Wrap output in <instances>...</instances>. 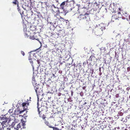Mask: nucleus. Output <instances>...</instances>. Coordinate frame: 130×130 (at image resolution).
I'll use <instances>...</instances> for the list:
<instances>
[{"label":"nucleus","instance_id":"obj_1","mask_svg":"<svg viewBox=\"0 0 130 130\" xmlns=\"http://www.w3.org/2000/svg\"><path fill=\"white\" fill-rule=\"evenodd\" d=\"M3 117L0 118V129L2 130L3 129L4 130L6 129V128L8 127H9V124L8 123L10 122L11 120H9L8 122H7V120L8 118L6 117L5 115Z\"/></svg>","mask_w":130,"mask_h":130},{"label":"nucleus","instance_id":"obj_2","mask_svg":"<svg viewBox=\"0 0 130 130\" xmlns=\"http://www.w3.org/2000/svg\"><path fill=\"white\" fill-rule=\"evenodd\" d=\"M67 1H64L61 3L60 5V8L63 10L64 13H66L70 11V9H68L67 8L65 9L64 7L67 5Z\"/></svg>","mask_w":130,"mask_h":130},{"label":"nucleus","instance_id":"obj_3","mask_svg":"<svg viewBox=\"0 0 130 130\" xmlns=\"http://www.w3.org/2000/svg\"><path fill=\"white\" fill-rule=\"evenodd\" d=\"M31 32H29L28 30H26L25 33V36L27 37H29V38L32 40L35 39L38 40H39L38 38L36 36L34 35L31 36Z\"/></svg>","mask_w":130,"mask_h":130},{"label":"nucleus","instance_id":"obj_4","mask_svg":"<svg viewBox=\"0 0 130 130\" xmlns=\"http://www.w3.org/2000/svg\"><path fill=\"white\" fill-rule=\"evenodd\" d=\"M80 20H86V21H88L90 19L89 15L87 13H85L84 14H80L78 17Z\"/></svg>","mask_w":130,"mask_h":130},{"label":"nucleus","instance_id":"obj_5","mask_svg":"<svg viewBox=\"0 0 130 130\" xmlns=\"http://www.w3.org/2000/svg\"><path fill=\"white\" fill-rule=\"evenodd\" d=\"M25 125V123L23 121L18 124L17 125L16 127H14V129L16 130H19V129H21L23 128L24 129V127H24Z\"/></svg>","mask_w":130,"mask_h":130},{"label":"nucleus","instance_id":"obj_6","mask_svg":"<svg viewBox=\"0 0 130 130\" xmlns=\"http://www.w3.org/2000/svg\"><path fill=\"white\" fill-rule=\"evenodd\" d=\"M52 12L54 14L55 17H56L59 14L60 12L58 8L54 6L53 7H52Z\"/></svg>","mask_w":130,"mask_h":130},{"label":"nucleus","instance_id":"obj_7","mask_svg":"<svg viewBox=\"0 0 130 130\" xmlns=\"http://www.w3.org/2000/svg\"><path fill=\"white\" fill-rule=\"evenodd\" d=\"M120 14H115L112 15L111 18V20L114 22L116 20H119L120 18Z\"/></svg>","mask_w":130,"mask_h":130},{"label":"nucleus","instance_id":"obj_8","mask_svg":"<svg viewBox=\"0 0 130 130\" xmlns=\"http://www.w3.org/2000/svg\"><path fill=\"white\" fill-rule=\"evenodd\" d=\"M35 89L37 94V95L38 98L40 95H43L42 90H41L40 88L38 87L37 88Z\"/></svg>","mask_w":130,"mask_h":130},{"label":"nucleus","instance_id":"obj_9","mask_svg":"<svg viewBox=\"0 0 130 130\" xmlns=\"http://www.w3.org/2000/svg\"><path fill=\"white\" fill-rule=\"evenodd\" d=\"M114 12L115 14H120V11H121V9L120 8H119L118 7H116L115 9V8L113 9Z\"/></svg>","mask_w":130,"mask_h":130},{"label":"nucleus","instance_id":"obj_10","mask_svg":"<svg viewBox=\"0 0 130 130\" xmlns=\"http://www.w3.org/2000/svg\"><path fill=\"white\" fill-rule=\"evenodd\" d=\"M100 50L101 54H104L105 53L106 50L105 47H101L100 48Z\"/></svg>","mask_w":130,"mask_h":130},{"label":"nucleus","instance_id":"obj_11","mask_svg":"<svg viewBox=\"0 0 130 130\" xmlns=\"http://www.w3.org/2000/svg\"><path fill=\"white\" fill-rule=\"evenodd\" d=\"M32 83L34 87V89L37 88L38 87V84L37 83L36 81H32Z\"/></svg>","mask_w":130,"mask_h":130},{"label":"nucleus","instance_id":"obj_12","mask_svg":"<svg viewBox=\"0 0 130 130\" xmlns=\"http://www.w3.org/2000/svg\"><path fill=\"white\" fill-rule=\"evenodd\" d=\"M79 10V9H78ZM87 9L86 8H83L81 9H80V11H80V12H81L82 13H83V14H85L86 13V12L87 11Z\"/></svg>","mask_w":130,"mask_h":130},{"label":"nucleus","instance_id":"obj_13","mask_svg":"<svg viewBox=\"0 0 130 130\" xmlns=\"http://www.w3.org/2000/svg\"><path fill=\"white\" fill-rule=\"evenodd\" d=\"M25 110H23L21 111H19V110L18 111V110H17V112H18L17 113H16L17 111L16 110H15L14 111V114H12V115L13 114V115H16V114L18 115V114H21L23 112H24L25 111Z\"/></svg>","mask_w":130,"mask_h":130},{"label":"nucleus","instance_id":"obj_14","mask_svg":"<svg viewBox=\"0 0 130 130\" xmlns=\"http://www.w3.org/2000/svg\"><path fill=\"white\" fill-rule=\"evenodd\" d=\"M122 12L123 13V16L124 17H125V19L126 18L127 19V17H129L127 13H126V12H124V13H123L122 11Z\"/></svg>","mask_w":130,"mask_h":130},{"label":"nucleus","instance_id":"obj_15","mask_svg":"<svg viewBox=\"0 0 130 130\" xmlns=\"http://www.w3.org/2000/svg\"><path fill=\"white\" fill-rule=\"evenodd\" d=\"M30 30L33 31V30H35L36 29L35 28V27L34 26H31L30 28Z\"/></svg>","mask_w":130,"mask_h":130},{"label":"nucleus","instance_id":"obj_16","mask_svg":"<svg viewBox=\"0 0 130 130\" xmlns=\"http://www.w3.org/2000/svg\"><path fill=\"white\" fill-rule=\"evenodd\" d=\"M45 124H46L48 126H49L51 128L52 127V126H51L50 124L49 123V122H48L46 121L45 122Z\"/></svg>","mask_w":130,"mask_h":130},{"label":"nucleus","instance_id":"obj_17","mask_svg":"<svg viewBox=\"0 0 130 130\" xmlns=\"http://www.w3.org/2000/svg\"><path fill=\"white\" fill-rule=\"evenodd\" d=\"M14 1L13 2H12V3L13 4H14L15 5H17V4H18V2L17 0H14Z\"/></svg>","mask_w":130,"mask_h":130},{"label":"nucleus","instance_id":"obj_18","mask_svg":"<svg viewBox=\"0 0 130 130\" xmlns=\"http://www.w3.org/2000/svg\"><path fill=\"white\" fill-rule=\"evenodd\" d=\"M16 124V123L15 122H12V123L11 124V126L13 127H14V126L15 125V124Z\"/></svg>","mask_w":130,"mask_h":130},{"label":"nucleus","instance_id":"obj_19","mask_svg":"<svg viewBox=\"0 0 130 130\" xmlns=\"http://www.w3.org/2000/svg\"><path fill=\"white\" fill-rule=\"evenodd\" d=\"M29 60L30 63H31L32 64L33 63V61L32 60V59L30 57H29Z\"/></svg>","mask_w":130,"mask_h":130},{"label":"nucleus","instance_id":"obj_20","mask_svg":"<svg viewBox=\"0 0 130 130\" xmlns=\"http://www.w3.org/2000/svg\"><path fill=\"white\" fill-rule=\"evenodd\" d=\"M27 103L26 102H24L22 103V105L23 107H24L26 105Z\"/></svg>","mask_w":130,"mask_h":130},{"label":"nucleus","instance_id":"obj_21","mask_svg":"<svg viewBox=\"0 0 130 130\" xmlns=\"http://www.w3.org/2000/svg\"><path fill=\"white\" fill-rule=\"evenodd\" d=\"M22 117H24L26 118L27 117V112H26V113L24 114L22 116Z\"/></svg>","mask_w":130,"mask_h":130},{"label":"nucleus","instance_id":"obj_22","mask_svg":"<svg viewBox=\"0 0 130 130\" xmlns=\"http://www.w3.org/2000/svg\"><path fill=\"white\" fill-rule=\"evenodd\" d=\"M52 128H53V130H59V129L57 128V127H53Z\"/></svg>","mask_w":130,"mask_h":130},{"label":"nucleus","instance_id":"obj_23","mask_svg":"<svg viewBox=\"0 0 130 130\" xmlns=\"http://www.w3.org/2000/svg\"><path fill=\"white\" fill-rule=\"evenodd\" d=\"M13 111V110L12 109V108L11 109H10L9 110V112L10 113H12V112Z\"/></svg>","mask_w":130,"mask_h":130},{"label":"nucleus","instance_id":"obj_24","mask_svg":"<svg viewBox=\"0 0 130 130\" xmlns=\"http://www.w3.org/2000/svg\"><path fill=\"white\" fill-rule=\"evenodd\" d=\"M21 54H22L23 56L25 55V54L23 51H22L21 52Z\"/></svg>","mask_w":130,"mask_h":130},{"label":"nucleus","instance_id":"obj_25","mask_svg":"<svg viewBox=\"0 0 130 130\" xmlns=\"http://www.w3.org/2000/svg\"><path fill=\"white\" fill-rule=\"evenodd\" d=\"M104 25V24H100L98 26H99V28H100V26L101 28L102 27V25Z\"/></svg>","mask_w":130,"mask_h":130},{"label":"nucleus","instance_id":"obj_26","mask_svg":"<svg viewBox=\"0 0 130 130\" xmlns=\"http://www.w3.org/2000/svg\"><path fill=\"white\" fill-rule=\"evenodd\" d=\"M8 127L6 128V129H8V130H11V128H10L8 127Z\"/></svg>","mask_w":130,"mask_h":130},{"label":"nucleus","instance_id":"obj_27","mask_svg":"<svg viewBox=\"0 0 130 130\" xmlns=\"http://www.w3.org/2000/svg\"><path fill=\"white\" fill-rule=\"evenodd\" d=\"M32 81H35V77H32Z\"/></svg>","mask_w":130,"mask_h":130},{"label":"nucleus","instance_id":"obj_28","mask_svg":"<svg viewBox=\"0 0 130 130\" xmlns=\"http://www.w3.org/2000/svg\"><path fill=\"white\" fill-rule=\"evenodd\" d=\"M61 94V93H59L58 94V96H60Z\"/></svg>","mask_w":130,"mask_h":130},{"label":"nucleus","instance_id":"obj_29","mask_svg":"<svg viewBox=\"0 0 130 130\" xmlns=\"http://www.w3.org/2000/svg\"><path fill=\"white\" fill-rule=\"evenodd\" d=\"M37 61L38 62V63L39 64V63H40V62L39 61V60H37Z\"/></svg>","mask_w":130,"mask_h":130},{"label":"nucleus","instance_id":"obj_30","mask_svg":"<svg viewBox=\"0 0 130 130\" xmlns=\"http://www.w3.org/2000/svg\"><path fill=\"white\" fill-rule=\"evenodd\" d=\"M130 69L129 67H128L127 68V70L128 71Z\"/></svg>","mask_w":130,"mask_h":130},{"label":"nucleus","instance_id":"obj_31","mask_svg":"<svg viewBox=\"0 0 130 130\" xmlns=\"http://www.w3.org/2000/svg\"><path fill=\"white\" fill-rule=\"evenodd\" d=\"M102 74V73L101 72L100 73H99V75L100 76Z\"/></svg>","mask_w":130,"mask_h":130},{"label":"nucleus","instance_id":"obj_32","mask_svg":"<svg viewBox=\"0 0 130 130\" xmlns=\"http://www.w3.org/2000/svg\"><path fill=\"white\" fill-rule=\"evenodd\" d=\"M18 11L19 12H20V13L21 14V10L20 9H19L18 10Z\"/></svg>","mask_w":130,"mask_h":130},{"label":"nucleus","instance_id":"obj_33","mask_svg":"<svg viewBox=\"0 0 130 130\" xmlns=\"http://www.w3.org/2000/svg\"><path fill=\"white\" fill-rule=\"evenodd\" d=\"M91 56H90V58H89V59L91 58Z\"/></svg>","mask_w":130,"mask_h":130},{"label":"nucleus","instance_id":"obj_34","mask_svg":"<svg viewBox=\"0 0 130 130\" xmlns=\"http://www.w3.org/2000/svg\"><path fill=\"white\" fill-rule=\"evenodd\" d=\"M45 117H44L43 118V119H44L45 118Z\"/></svg>","mask_w":130,"mask_h":130},{"label":"nucleus","instance_id":"obj_35","mask_svg":"<svg viewBox=\"0 0 130 130\" xmlns=\"http://www.w3.org/2000/svg\"><path fill=\"white\" fill-rule=\"evenodd\" d=\"M38 110L39 111V108L38 109Z\"/></svg>","mask_w":130,"mask_h":130},{"label":"nucleus","instance_id":"obj_36","mask_svg":"<svg viewBox=\"0 0 130 130\" xmlns=\"http://www.w3.org/2000/svg\"><path fill=\"white\" fill-rule=\"evenodd\" d=\"M53 75H54V74H53Z\"/></svg>","mask_w":130,"mask_h":130},{"label":"nucleus","instance_id":"obj_37","mask_svg":"<svg viewBox=\"0 0 130 130\" xmlns=\"http://www.w3.org/2000/svg\"><path fill=\"white\" fill-rule=\"evenodd\" d=\"M40 112H39V113H40Z\"/></svg>","mask_w":130,"mask_h":130},{"label":"nucleus","instance_id":"obj_38","mask_svg":"<svg viewBox=\"0 0 130 130\" xmlns=\"http://www.w3.org/2000/svg\"><path fill=\"white\" fill-rule=\"evenodd\" d=\"M59 130H62L60 129H59Z\"/></svg>","mask_w":130,"mask_h":130},{"label":"nucleus","instance_id":"obj_39","mask_svg":"<svg viewBox=\"0 0 130 130\" xmlns=\"http://www.w3.org/2000/svg\"><path fill=\"white\" fill-rule=\"evenodd\" d=\"M104 1L105 0H104Z\"/></svg>","mask_w":130,"mask_h":130},{"label":"nucleus","instance_id":"obj_40","mask_svg":"<svg viewBox=\"0 0 130 130\" xmlns=\"http://www.w3.org/2000/svg\"><path fill=\"white\" fill-rule=\"evenodd\" d=\"M0 130H1V129H0Z\"/></svg>","mask_w":130,"mask_h":130}]
</instances>
